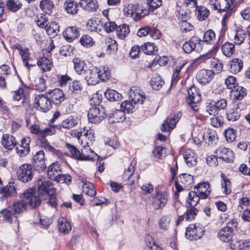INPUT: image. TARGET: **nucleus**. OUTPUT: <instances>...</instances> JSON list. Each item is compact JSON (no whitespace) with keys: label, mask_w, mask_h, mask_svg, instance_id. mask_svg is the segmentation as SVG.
Wrapping results in <instances>:
<instances>
[{"label":"nucleus","mask_w":250,"mask_h":250,"mask_svg":"<svg viewBox=\"0 0 250 250\" xmlns=\"http://www.w3.org/2000/svg\"><path fill=\"white\" fill-rule=\"evenodd\" d=\"M30 131L32 134L38 135L39 137L42 138L41 144L42 147L47 149L50 151L54 150V147L50 145L48 142L45 139V138L48 136L53 135L56 133L54 125H51L49 127L41 129L39 125L34 124L30 126Z\"/></svg>","instance_id":"f257e3e1"},{"label":"nucleus","mask_w":250,"mask_h":250,"mask_svg":"<svg viewBox=\"0 0 250 250\" xmlns=\"http://www.w3.org/2000/svg\"><path fill=\"white\" fill-rule=\"evenodd\" d=\"M36 189L33 188L27 189L21 195L22 202L28 208H35L39 206L41 203V199Z\"/></svg>","instance_id":"f03ea898"},{"label":"nucleus","mask_w":250,"mask_h":250,"mask_svg":"<svg viewBox=\"0 0 250 250\" xmlns=\"http://www.w3.org/2000/svg\"><path fill=\"white\" fill-rule=\"evenodd\" d=\"M73 132L74 136L78 139L81 144L91 145L95 141L94 131L90 127H84L80 128L79 131L74 130Z\"/></svg>","instance_id":"7ed1b4c3"},{"label":"nucleus","mask_w":250,"mask_h":250,"mask_svg":"<svg viewBox=\"0 0 250 250\" xmlns=\"http://www.w3.org/2000/svg\"><path fill=\"white\" fill-rule=\"evenodd\" d=\"M237 223L234 220H231L227 223L225 227L221 228L218 232V237L224 242H229L232 240L233 230L237 227Z\"/></svg>","instance_id":"20e7f679"},{"label":"nucleus","mask_w":250,"mask_h":250,"mask_svg":"<svg viewBox=\"0 0 250 250\" xmlns=\"http://www.w3.org/2000/svg\"><path fill=\"white\" fill-rule=\"evenodd\" d=\"M208 4L212 9L222 12L227 10L233 11L235 2L234 0H208Z\"/></svg>","instance_id":"39448f33"},{"label":"nucleus","mask_w":250,"mask_h":250,"mask_svg":"<svg viewBox=\"0 0 250 250\" xmlns=\"http://www.w3.org/2000/svg\"><path fill=\"white\" fill-rule=\"evenodd\" d=\"M188 96L186 99L187 103L194 111H197L198 110L197 104L201 100V96L198 90L194 85H192L188 89Z\"/></svg>","instance_id":"423d86ee"},{"label":"nucleus","mask_w":250,"mask_h":250,"mask_svg":"<svg viewBox=\"0 0 250 250\" xmlns=\"http://www.w3.org/2000/svg\"><path fill=\"white\" fill-rule=\"evenodd\" d=\"M168 198V195L166 192H156L149 197V200L154 209H160L166 205Z\"/></svg>","instance_id":"0eeeda50"},{"label":"nucleus","mask_w":250,"mask_h":250,"mask_svg":"<svg viewBox=\"0 0 250 250\" xmlns=\"http://www.w3.org/2000/svg\"><path fill=\"white\" fill-rule=\"evenodd\" d=\"M17 176L19 180L23 183L30 181L34 176V170L31 164L22 165L17 171Z\"/></svg>","instance_id":"6e6552de"},{"label":"nucleus","mask_w":250,"mask_h":250,"mask_svg":"<svg viewBox=\"0 0 250 250\" xmlns=\"http://www.w3.org/2000/svg\"><path fill=\"white\" fill-rule=\"evenodd\" d=\"M34 104L37 109L43 112L48 111L52 107V103L47 94H41L36 96L34 100Z\"/></svg>","instance_id":"1a4fd4ad"},{"label":"nucleus","mask_w":250,"mask_h":250,"mask_svg":"<svg viewBox=\"0 0 250 250\" xmlns=\"http://www.w3.org/2000/svg\"><path fill=\"white\" fill-rule=\"evenodd\" d=\"M193 181V177L191 175L183 173L179 176L178 181L175 183L176 191L175 192V196H179V193L184 190L183 186L185 187H188L191 185Z\"/></svg>","instance_id":"9d476101"},{"label":"nucleus","mask_w":250,"mask_h":250,"mask_svg":"<svg viewBox=\"0 0 250 250\" xmlns=\"http://www.w3.org/2000/svg\"><path fill=\"white\" fill-rule=\"evenodd\" d=\"M105 109L103 106H92L88 113L89 122L93 124H99L104 118Z\"/></svg>","instance_id":"9b49d317"},{"label":"nucleus","mask_w":250,"mask_h":250,"mask_svg":"<svg viewBox=\"0 0 250 250\" xmlns=\"http://www.w3.org/2000/svg\"><path fill=\"white\" fill-rule=\"evenodd\" d=\"M204 232V228L199 225L191 224L187 228L185 236L190 240H197L203 236Z\"/></svg>","instance_id":"f8f14e48"},{"label":"nucleus","mask_w":250,"mask_h":250,"mask_svg":"<svg viewBox=\"0 0 250 250\" xmlns=\"http://www.w3.org/2000/svg\"><path fill=\"white\" fill-rule=\"evenodd\" d=\"M183 49L187 53H190L193 50L199 52L202 49V41L198 37H192L188 41L184 43Z\"/></svg>","instance_id":"ddd939ff"},{"label":"nucleus","mask_w":250,"mask_h":250,"mask_svg":"<svg viewBox=\"0 0 250 250\" xmlns=\"http://www.w3.org/2000/svg\"><path fill=\"white\" fill-rule=\"evenodd\" d=\"M14 48L18 51L25 66L29 68L30 66L35 65V64L30 63L32 61L30 57L31 54L29 49L27 47L20 44H16L14 45Z\"/></svg>","instance_id":"4468645a"},{"label":"nucleus","mask_w":250,"mask_h":250,"mask_svg":"<svg viewBox=\"0 0 250 250\" xmlns=\"http://www.w3.org/2000/svg\"><path fill=\"white\" fill-rule=\"evenodd\" d=\"M182 116V113L178 112L172 117H167L162 124L161 129L163 132H170L175 126Z\"/></svg>","instance_id":"2eb2a0df"},{"label":"nucleus","mask_w":250,"mask_h":250,"mask_svg":"<svg viewBox=\"0 0 250 250\" xmlns=\"http://www.w3.org/2000/svg\"><path fill=\"white\" fill-rule=\"evenodd\" d=\"M38 190L39 195L42 198L46 196L53 194L56 192L55 189L53 188L52 183L50 181H40L39 183Z\"/></svg>","instance_id":"dca6fc26"},{"label":"nucleus","mask_w":250,"mask_h":250,"mask_svg":"<svg viewBox=\"0 0 250 250\" xmlns=\"http://www.w3.org/2000/svg\"><path fill=\"white\" fill-rule=\"evenodd\" d=\"M45 161L44 151H38L33 158V164L35 170L39 172L43 171L46 168Z\"/></svg>","instance_id":"f3484780"},{"label":"nucleus","mask_w":250,"mask_h":250,"mask_svg":"<svg viewBox=\"0 0 250 250\" xmlns=\"http://www.w3.org/2000/svg\"><path fill=\"white\" fill-rule=\"evenodd\" d=\"M215 153L219 159L227 162H233L234 158L233 152L224 146H220L215 151Z\"/></svg>","instance_id":"a211bd4d"},{"label":"nucleus","mask_w":250,"mask_h":250,"mask_svg":"<svg viewBox=\"0 0 250 250\" xmlns=\"http://www.w3.org/2000/svg\"><path fill=\"white\" fill-rule=\"evenodd\" d=\"M97 67L93 66L89 67L83 76L88 85H96L99 82Z\"/></svg>","instance_id":"6ab92c4d"},{"label":"nucleus","mask_w":250,"mask_h":250,"mask_svg":"<svg viewBox=\"0 0 250 250\" xmlns=\"http://www.w3.org/2000/svg\"><path fill=\"white\" fill-rule=\"evenodd\" d=\"M214 77V72L210 70L201 69L196 74L197 81L202 84L209 83Z\"/></svg>","instance_id":"aec40b11"},{"label":"nucleus","mask_w":250,"mask_h":250,"mask_svg":"<svg viewBox=\"0 0 250 250\" xmlns=\"http://www.w3.org/2000/svg\"><path fill=\"white\" fill-rule=\"evenodd\" d=\"M134 172V166L131 163L127 168L125 169L123 175L124 180L127 181L129 185H133L139 179V175L137 173H135Z\"/></svg>","instance_id":"412c9836"},{"label":"nucleus","mask_w":250,"mask_h":250,"mask_svg":"<svg viewBox=\"0 0 250 250\" xmlns=\"http://www.w3.org/2000/svg\"><path fill=\"white\" fill-rule=\"evenodd\" d=\"M52 104H58L64 100L63 91L59 88H55L47 92Z\"/></svg>","instance_id":"4be33fe9"},{"label":"nucleus","mask_w":250,"mask_h":250,"mask_svg":"<svg viewBox=\"0 0 250 250\" xmlns=\"http://www.w3.org/2000/svg\"><path fill=\"white\" fill-rule=\"evenodd\" d=\"M102 22L96 17H92L87 20L86 28L90 32L101 34L102 32Z\"/></svg>","instance_id":"5701e85b"},{"label":"nucleus","mask_w":250,"mask_h":250,"mask_svg":"<svg viewBox=\"0 0 250 250\" xmlns=\"http://www.w3.org/2000/svg\"><path fill=\"white\" fill-rule=\"evenodd\" d=\"M81 145L82 146L81 151V161H92L96 157H98L97 154L90 148L91 145Z\"/></svg>","instance_id":"b1692460"},{"label":"nucleus","mask_w":250,"mask_h":250,"mask_svg":"<svg viewBox=\"0 0 250 250\" xmlns=\"http://www.w3.org/2000/svg\"><path fill=\"white\" fill-rule=\"evenodd\" d=\"M195 191L199 194V197H201V199H204L208 197L211 189L209 183L204 182L198 184V186L195 187Z\"/></svg>","instance_id":"393cba45"},{"label":"nucleus","mask_w":250,"mask_h":250,"mask_svg":"<svg viewBox=\"0 0 250 250\" xmlns=\"http://www.w3.org/2000/svg\"><path fill=\"white\" fill-rule=\"evenodd\" d=\"M124 12L128 17H143V9L138 4H129L124 9Z\"/></svg>","instance_id":"a878e982"},{"label":"nucleus","mask_w":250,"mask_h":250,"mask_svg":"<svg viewBox=\"0 0 250 250\" xmlns=\"http://www.w3.org/2000/svg\"><path fill=\"white\" fill-rule=\"evenodd\" d=\"M63 36L68 42H72L80 36V31L76 26H68L63 32Z\"/></svg>","instance_id":"bb28decb"},{"label":"nucleus","mask_w":250,"mask_h":250,"mask_svg":"<svg viewBox=\"0 0 250 250\" xmlns=\"http://www.w3.org/2000/svg\"><path fill=\"white\" fill-rule=\"evenodd\" d=\"M203 140L210 146H215L218 141L217 133L213 130L208 129L203 135Z\"/></svg>","instance_id":"cd10ccee"},{"label":"nucleus","mask_w":250,"mask_h":250,"mask_svg":"<svg viewBox=\"0 0 250 250\" xmlns=\"http://www.w3.org/2000/svg\"><path fill=\"white\" fill-rule=\"evenodd\" d=\"M1 144L5 148L12 150L17 144V141L13 135L5 134L2 136Z\"/></svg>","instance_id":"c85d7f7f"},{"label":"nucleus","mask_w":250,"mask_h":250,"mask_svg":"<svg viewBox=\"0 0 250 250\" xmlns=\"http://www.w3.org/2000/svg\"><path fill=\"white\" fill-rule=\"evenodd\" d=\"M79 4L83 9L88 12H94L99 7L96 0H81Z\"/></svg>","instance_id":"c756f323"},{"label":"nucleus","mask_w":250,"mask_h":250,"mask_svg":"<svg viewBox=\"0 0 250 250\" xmlns=\"http://www.w3.org/2000/svg\"><path fill=\"white\" fill-rule=\"evenodd\" d=\"M0 214L4 220L10 223H11L13 219L15 218V222L17 225H19V222L17 220V216L11 206L2 209L0 211Z\"/></svg>","instance_id":"7c9ffc66"},{"label":"nucleus","mask_w":250,"mask_h":250,"mask_svg":"<svg viewBox=\"0 0 250 250\" xmlns=\"http://www.w3.org/2000/svg\"><path fill=\"white\" fill-rule=\"evenodd\" d=\"M241 109L238 107V105H234V106L228 109L227 111L226 117L229 121L234 122L239 119Z\"/></svg>","instance_id":"2f4dec72"},{"label":"nucleus","mask_w":250,"mask_h":250,"mask_svg":"<svg viewBox=\"0 0 250 250\" xmlns=\"http://www.w3.org/2000/svg\"><path fill=\"white\" fill-rule=\"evenodd\" d=\"M185 161L189 167L195 166L197 164V156L193 150L190 148L187 149L184 154Z\"/></svg>","instance_id":"473e14b6"},{"label":"nucleus","mask_w":250,"mask_h":250,"mask_svg":"<svg viewBox=\"0 0 250 250\" xmlns=\"http://www.w3.org/2000/svg\"><path fill=\"white\" fill-rule=\"evenodd\" d=\"M246 95V89L242 86L236 85L230 90V96L233 100H241Z\"/></svg>","instance_id":"72a5a7b5"},{"label":"nucleus","mask_w":250,"mask_h":250,"mask_svg":"<svg viewBox=\"0 0 250 250\" xmlns=\"http://www.w3.org/2000/svg\"><path fill=\"white\" fill-rule=\"evenodd\" d=\"M45 29L46 33L50 38H53L57 36L60 32V26L56 22L53 21L45 24Z\"/></svg>","instance_id":"f704fd0d"},{"label":"nucleus","mask_w":250,"mask_h":250,"mask_svg":"<svg viewBox=\"0 0 250 250\" xmlns=\"http://www.w3.org/2000/svg\"><path fill=\"white\" fill-rule=\"evenodd\" d=\"M125 119V113L121 109H115L109 113V121L111 123L123 122Z\"/></svg>","instance_id":"c9c22d12"},{"label":"nucleus","mask_w":250,"mask_h":250,"mask_svg":"<svg viewBox=\"0 0 250 250\" xmlns=\"http://www.w3.org/2000/svg\"><path fill=\"white\" fill-rule=\"evenodd\" d=\"M73 62L74 69L79 75H83L86 70L89 68L84 61L80 60L78 58H74L73 60Z\"/></svg>","instance_id":"e433bc0d"},{"label":"nucleus","mask_w":250,"mask_h":250,"mask_svg":"<svg viewBox=\"0 0 250 250\" xmlns=\"http://www.w3.org/2000/svg\"><path fill=\"white\" fill-rule=\"evenodd\" d=\"M63 8L69 14L75 15L78 11L77 2L72 0H66L63 3Z\"/></svg>","instance_id":"4c0bfd02"},{"label":"nucleus","mask_w":250,"mask_h":250,"mask_svg":"<svg viewBox=\"0 0 250 250\" xmlns=\"http://www.w3.org/2000/svg\"><path fill=\"white\" fill-rule=\"evenodd\" d=\"M37 64L43 72L50 71L53 66L51 60L45 57H40L37 61Z\"/></svg>","instance_id":"58836bf2"},{"label":"nucleus","mask_w":250,"mask_h":250,"mask_svg":"<svg viewBox=\"0 0 250 250\" xmlns=\"http://www.w3.org/2000/svg\"><path fill=\"white\" fill-rule=\"evenodd\" d=\"M13 97L14 100L19 101L22 99L21 103L24 107H28L29 102L28 99L25 98L24 94V89L22 87L20 88L18 90L13 91Z\"/></svg>","instance_id":"ea45409f"},{"label":"nucleus","mask_w":250,"mask_h":250,"mask_svg":"<svg viewBox=\"0 0 250 250\" xmlns=\"http://www.w3.org/2000/svg\"><path fill=\"white\" fill-rule=\"evenodd\" d=\"M246 32L241 28H237L234 31L233 40L236 45L241 44L246 37Z\"/></svg>","instance_id":"a19ab883"},{"label":"nucleus","mask_w":250,"mask_h":250,"mask_svg":"<svg viewBox=\"0 0 250 250\" xmlns=\"http://www.w3.org/2000/svg\"><path fill=\"white\" fill-rule=\"evenodd\" d=\"M243 66V63L241 59L235 58L229 62V71L231 73L237 74L240 72Z\"/></svg>","instance_id":"79ce46f5"},{"label":"nucleus","mask_w":250,"mask_h":250,"mask_svg":"<svg viewBox=\"0 0 250 250\" xmlns=\"http://www.w3.org/2000/svg\"><path fill=\"white\" fill-rule=\"evenodd\" d=\"M61 166L58 162H55L49 166L47 169V174L49 178L52 180L60 174L61 171Z\"/></svg>","instance_id":"37998d69"},{"label":"nucleus","mask_w":250,"mask_h":250,"mask_svg":"<svg viewBox=\"0 0 250 250\" xmlns=\"http://www.w3.org/2000/svg\"><path fill=\"white\" fill-rule=\"evenodd\" d=\"M116 34L118 37L122 40L125 39L130 32L129 28L128 25L123 24L117 26L116 29Z\"/></svg>","instance_id":"c03bdc74"},{"label":"nucleus","mask_w":250,"mask_h":250,"mask_svg":"<svg viewBox=\"0 0 250 250\" xmlns=\"http://www.w3.org/2000/svg\"><path fill=\"white\" fill-rule=\"evenodd\" d=\"M196 11L197 18L200 21H203L207 19L210 14L209 10L203 6H196Z\"/></svg>","instance_id":"a18cd8bd"},{"label":"nucleus","mask_w":250,"mask_h":250,"mask_svg":"<svg viewBox=\"0 0 250 250\" xmlns=\"http://www.w3.org/2000/svg\"><path fill=\"white\" fill-rule=\"evenodd\" d=\"M130 97L131 98V100L136 105L142 104L144 101L146 100L145 95L137 90L131 92L130 93Z\"/></svg>","instance_id":"49530a36"},{"label":"nucleus","mask_w":250,"mask_h":250,"mask_svg":"<svg viewBox=\"0 0 250 250\" xmlns=\"http://www.w3.org/2000/svg\"><path fill=\"white\" fill-rule=\"evenodd\" d=\"M102 29L107 33H110L113 32L117 28L116 23L110 21L109 18H106L105 20H103L102 23Z\"/></svg>","instance_id":"de8ad7c7"},{"label":"nucleus","mask_w":250,"mask_h":250,"mask_svg":"<svg viewBox=\"0 0 250 250\" xmlns=\"http://www.w3.org/2000/svg\"><path fill=\"white\" fill-rule=\"evenodd\" d=\"M97 70L99 80H100L103 82H105L110 78V73L108 67L102 66L99 68L97 67Z\"/></svg>","instance_id":"09e8293b"},{"label":"nucleus","mask_w":250,"mask_h":250,"mask_svg":"<svg viewBox=\"0 0 250 250\" xmlns=\"http://www.w3.org/2000/svg\"><path fill=\"white\" fill-rule=\"evenodd\" d=\"M221 177L222 178L221 182L222 190L224 194L228 195L231 191V183L229 180L226 178L224 174L222 173Z\"/></svg>","instance_id":"8fccbe9b"},{"label":"nucleus","mask_w":250,"mask_h":250,"mask_svg":"<svg viewBox=\"0 0 250 250\" xmlns=\"http://www.w3.org/2000/svg\"><path fill=\"white\" fill-rule=\"evenodd\" d=\"M58 226L59 230L63 233H67L71 229L70 224L63 217L59 218Z\"/></svg>","instance_id":"3c124183"},{"label":"nucleus","mask_w":250,"mask_h":250,"mask_svg":"<svg viewBox=\"0 0 250 250\" xmlns=\"http://www.w3.org/2000/svg\"><path fill=\"white\" fill-rule=\"evenodd\" d=\"M41 9L47 14H50L54 8V3L51 0H42L40 1Z\"/></svg>","instance_id":"603ef678"},{"label":"nucleus","mask_w":250,"mask_h":250,"mask_svg":"<svg viewBox=\"0 0 250 250\" xmlns=\"http://www.w3.org/2000/svg\"><path fill=\"white\" fill-rule=\"evenodd\" d=\"M223 54L227 57H231L235 52L234 45L229 42H226L222 46Z\"/></svg>","instance_id":"864d4df0"},{"label":"nucleus","mask_w":250,"mask_h":250,"mask_svg":"<svg viewBox=\"0 0 250 250\" xmlns=\"http://www.w3.org/2000/svg\"><path fill=\"white\" fill-rule=\"evenodd\" d=\"M141 50L146 54L152 55L157 52V46L154 43L148 42L141 46Z\"/></svg>","instance_id":"5fc2aeb1"},{"label":"nucleus","mask_w":250,"mask_h":250,"mask_svg":"<svg viewBox=\"0 0 250 250\" xmlns=\"http://www.w3.org/2000/svg\"><path fill=\"white\" fill-rule=\"evenodd\" d=\"M211 67L213 68L214 74H219L223 70V64L221 60L218 58H213L210 61Z\"/></svg>","instance_id":"6e6d98bb"},{"label":"nucleus","mask_w":250,"mask_h":250,"mask_svg":"<svg viewBox=\"0 0 250 250\" xmlns=\"http://www.w3.org/2000/svg\"><path fill=\"white\" fill-rule=\"evenodd\" d=\"M104 95L110 101H117L122 98V95L113 89H107L104 92Z\"/></svg>","instance_id":"4d7b16f0"},{"label":"nucleus","mask_w":250,"mask_h":250,"mask_svg":"<svg viewBox=\"0 0 250 250\" xmlns=\"http://www.w3.org/2000/svg\"><path fill=\"white\" fill-rule=\"evenodd\" d=\"M65 147L69 152V156L75 159L81 160V151L76 146L66 143Z\"/></svg>","instance_id":"13d9d810"},{"label":"nucleus","mask_w":250,"mask_h":250,"mask_svg":"<svg viewBox=\"0 0 250 250\" xmlns=\"http://www.w3.org/2000/svg\"><path fill=\"white\" fill-rule=\"evenodd\" d=\"M78 123V120L77 118L69 116L62 122L61 126L63 128L69 129L77 125Z\"/></svg>","instance_id":"bf43d9fd"},{"label":"nucleus","mask_w":250,"mask_h":250,"mask_svg":"<svg viewBox=\"0 0 250 250\" xmlns=\"http://www.w3.org/2000/svg\"><path fill=\"white\" fill-rule=\"evenodd\" d=\"M83 86L81 83L78 81H74L72 83H70L69 85L68 92L71 94L72 96L75 93H78L82 91Z\"/></svg>","instance_id":"052dcab7"},{"label":"nucleus","mask_w":250,"mask_h":250,"mask_svg":"<svg viewBox=\"0 0 250 250\" xmlns=\"http://www.w3.org/2000/svg\"><path fill=\"white\" fill-rule=\"evenodd\" d=\"M201 197H199V194L194 191H190L188 195V201H187V204L191 207L195 206L199 201Z\"/></svg>","instance_id":"680f3d73"},{"label":"nucleus","mask_w":250,"mask_h":250,"mask_svg":"<svg viewBox=\"0 0 250 250\" xmlns=\"http://www.w3.org/2000/svg\"><path fill=\"white\" fill-rule=\"evenodd\" d=\"M135 105L131 100H126L121 104L120 107L124 113H129L134 111Z\"/></svg>","instance_id":"e2e57ef3"},{"label":"nucleus","mask_w":250,"mask_h":250,"mask_svg":"<svg viewBox=\"0 0 250 250\" xmlns=\"http://www.w3.org/2000/svg\"><path fill=\"white\" fill-rule=\"evenodd\" d=\"M83 193L90 197H93L96 194V191L94 188L93 185L86 181L83 183Z\"/></svg>","instance_id":"0e129e2a"},{"label":"nucleus","mask_w":250,"mask_h":250,"mask_svg":"<svg viewBox=\"0 0 250 250\" xmlns=\"http://www.w3.org/2000/svg\"><path fill=\"white\" fill-rule=\"evenodd\" d=\"M6 5L8 9L15 12L21 8L22 4L19 0H8L6 2Z\"/></svg>","instance_id":"69168bd1"},{"label":"nucleus","mask_w":250,"mask_h":250,"mask_svg":"<svg viewBox=\"0 0 250 250\" xmlns=\"http://www.w3.org/2000/svg\"><path fill=\"white\" fill-rule=\"evenodd\" d=\"M215 40V34L212 30H208L205 33L202 41L207 44H213Z\"/></svg>","instance_id":"338daca9"},{"label":"nucleus","mask_w":250,"mask_h":250,"mask_svg":"<svg viewBox=\"0 0 250 250\" xmlns=\"http://www.w3.org/2000/svg\"><path fill=\"white\" fill-rule=\"evenodd\" d=\"M170 218L165 215L162 216L159 221L158 225L160 229L163 230H167L170 226Z\"/></svg>","instance_id":"774afa93"}]
</instances>
